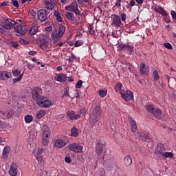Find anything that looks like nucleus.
<instances>
[{
	"label": "nucleus",
	"mask_w": 176,
	"mask_h": 176,
	"mask_svg": "<svg viewBox=\"0 0 176 176\" xmlns=\"http://www.w3.org/2000/svg\"><path fill=\"white\" fill-rule=\"evenodd\" d=\"M42 140L41 144L44 146L49 145V140L51 134L50 128L47 125H43L41 127Z\"/></svg>",
	"instance_id": "f257e3e1"
},
{
	"label": "nucleus",
	"mask_w": 176,
	"mask_h": 176,
	"mask_svg": "<svg viewBox=\"0 0 176 176\" xmlns=\"http://www.w3.org/2000/svg\"><path fill=\"white\" fill-rule=\"evenodd\" d=\"M146 109L148 112L156 119H160L162 118V112L160 109H155V107L153 104L146 105Z\"/></svg>",
	"instance_id": "f03ea898"
},
{
	"label": "nucleus",
	"mask_w": 176,
	"mask_h": 176,
	"mask_svg": "<svg viewBox=\"0 0 176 176\" xmlns=\"http://www.w3.org/2000/svg\"><path fill=\"white\" fill-rule=\"evenodd\" d=\"M32 98L34 101H36V102L42 100V98H43V96H42V88L39 87L33 88L32 90Z\"/></svg>",
	"instance_id": "7ed1b4c3"
},
{
	"label": "nucleus",
	"mask_w": 176,
	"mask_h": 176,
	"mask_svg": "<svg viewBox=\"0 0 176 176\" xmlns=\"http://www.w3.org/2000/svg\"><path fill=\"white\" fill-rule=\"evenodd\" d=\"M155 10L157 12V13H159L160 14H162L164 17V21L169 24V23L171 21V19H170V16H168V13H167V11L164 10L162 6H159L158 8H155Z\"/></svg>",
	"instance_id": "20e7f679"
},
{
	"label": "nucleus",
	"mask_w": 176,
	"mask_h": 176,
	"mask_svg": "<svg viewBox=\"0 0 176 176\" xmlns=\"http://www.w3.org/2000/svg\"><path fill=\"white\" fill-rule=\"evenodd\" d=\"M37 17L39 21L43 23L47 20V18L49 17V12L43 9L39 10L37 11Z\"/></svg>",
	"instance_id": "39448f33"
},
{
	"label": "nucleus",
	"mask_w": 176,
	"mask_h": 176,
	"mask_svg": "<svg viewBox=\"0 0 176 176\" xmlns=\"http://www.w3.org/2000/svg\"><path fill=\"white\" fill-rule=\"evenodd\" d=\"M14 30L16 36H23L27 32V26L24 25H17L14 26Z\"/></svg>",
	"instance_id": "423d86ee"
},
{
	"label": "nucleus",
	"mask_w": 176,
	"mask_h": 176,
	"mask_svg": "<svg viewBox=\"0 0 176 176\" xmlns=\"http://www.w3.org/2000/svg\"><path fill=\"white\" fill-rule=\"evenodd\" d=\"M66 10L69 12H73L76 14H80V11L79 8H78V3L76 1H74L69 6L65 7Z\"/></svg>",
	"instance_id": "0eeeda50"
},
{
	"label": "nucleus",
	"mask_w": 176,
	"mask_h": 176,
	"mask_svg": "<svg viewBox=\"0 0 176 176\" xmlns=\"http://www.w3.org/2000/svg\"><path fill=\"white\" fill-rule=\"evenodd\" d=\"M121 97L125 101H130L131 100H133L134 98V95L133 94V92L130 90H122L120 91Z\"/></svg>",
	"instance_id": "6e6552de"
},
{
	"label": "nucleus",
	"mask_w": 176,
	"mask_h": 176,
	"mask_svg": "<svg viewBox=\"0 0 176 176\" xmlns=\"http://www.w3.org/2000/svg\"><path fill=\"white\" fill-rule=\"evenodd\" d=\"M69 149L76 153H82L83 152V146L78 143H72L69 145Z\"/></svg>",
	"instance_id": "1a4fd4ad"
},
{
	"label": "nucleus",
	"mask_w": 176,
	"mask_h": 176,
	"mask_svg": "<svg viewBox=\"0 0 176 176\" xmlns=\"http://www.w3.org/2000/svg\"><path fill=\"white\" fill-rule=\"evenodd\" d=\"M16 22L12 21L10 19H7L5 20L4 23L3 22L1 25L3 30H12L14 27Z\"/></svg>",
	"instance_id": "9d476101"
},
{
	"label": "nucleus",
	"mask_w": 176,
	"mask_h": 176,
	"mask_svg": "<svg viewBox=\"0 0 176 176\" xmlns=\"http://www.w3.org/2000/svg\"><path fill=\"white\" fill-rule=\"evenodd\" d=\"M38 105L41 107V108H49L50 105H52V102L46 97H43L39 101L37 102Z\"/></svg>",
	"instance_id": "9b49d317"
},
{
	"label": "nucleus",
	"mask_w": 176,
	"mask_h": 176,
	"mask_svg": "<svg viewBox=\"0 0 176 176\" xmlns=\"http://www.w3.org/2000/svg\"><path fill=\"white\" fill-rule=\"evenodd\" d=\"M104 148H105V142L100 140L96 147V152L100 156L102 155L104 152Z\"/></svg>",
	"instance_id": "f8f14e48"
},
{
	"label": "nucleus",
	"mask_w": 176,
	"mask_h": 176,
	"mask_svg": "<svg viewBox=\"0 0 176 176\" xmlns=\"http://www.w3.org/2000/svg\"><path fill=\"white\" fill-rule=\"evenodd\" d=\"M21 71L19 69H16L12 71V75L14 76H19L18 78H15L13 79V83H17V82H20L23 79V76H24V72L21 74Z\"/></svg>",
	"instance_id": "ddd939ff"
},
{
	"label": "nucleus",
	"mask_w": 176,
	"mask_h": 176,
	"mask_svg": "<svg viewBox=\"0 0 176 176\" xmlns=\"http://www.w3.org/2000/svg\"><path fill=\"white\" fill-rule=\"evenodd\" d=\"M45 153V148H38L36 154L34 155V157L38 162V163H42L43 160V154Z\"/></svg>",
	"instance_id": "4468645a"
},
{
	"label": "nucleus",
	"mask_w": 176,
	"mask_h": 176,
	"mask_svg": "<svg viewBox=\"0 0 176 176\" xmlns=\"http://www.w3.org/2000/svg\"><path fill=\"white\" fill-rule=\"evenodd\" d=\"M12 78V73L7 71H0V80H6Z\"/></svg>",
	"instance_id": "2eb2a0df"
},
{
	"label": "nucleus",
	"mask_w": 176,
	"mask_h": 176,
	"mask_svg": "<svg viewBox=\"0 0 176 176\" xmlns=\"http://www.w3.org/2000/svg\"><path fill=\"white\" fill-rule=\"evenodd\" d=\"M121 50L129 52L130 53H133L134 52V45H130L129 43L123 44L120 45Z\"/></svg>",
	"instance_id": "dca6fc26"
},
{
	"label": "nucleus",
	"mask_w": 176,
	"mask_h": 176,
	"mask_svg": "<svg viewBox=\"0 0 176 176\" xmlns=\"http://www.w3.org/2000/svg\"><path fill=\"white\" fill-rule=\"evenodd\" d=\"M54 80L56 82H61L63 83V82H65V80H67V74L64 73L56 74L54 76Z\"/></svg>",
	"instance_id": "f3484780"
},
{
	"label": "nucleus",
	"mask_w": 176,
	"mask_h": 176,
	"mask_svg": "<svg viewBox=\"0 0 176 176\" xmlns=\"http://www.w3.org/2000/svg\"><path fill=\"white\" fill-rule=\"evenodd\" d=\"M156 153H159L162 156L163 153L166 152V147L162 143H158L157 145V148L155 150Z\"/></svg>",
	"instance_id": "a211bd4d"
},
{
	"label": "nucleus",
	"mask_w": 176,
	"mask_h": 176,
	"mask_svg": "<svg viewBox=\"0 0 176 176\" xmlns=\"http://www.w3.org/2000/svg\"><path fill=\"white\" fill-rule=\"evenodd\" d=\"M67 116L70 119V120H78L80 118V114H76L75 111H71L67 112Z\"/></svg>",
	"instance_id": "6ab92c4d"
},
{
	"label": "nucleus",
	"mask_w": 176,
	"mask_h": 176,
	"mask_svg": "<svg viewBox=\"0 0 176 176\" xmlns=\"http://www.w3.org/2000/svg\"><path fill=\"white\" fill-rule=\"evenodd\" d=\"M9 174L11 176H17V164L13 163L10 166V168L9 170Z\"/></svg>",
	"instance_id": "aec40b11"
},
{
	"label": "nucleus",
	"mask_w": 176,
	"mask_h": 176,
	"mask_svg": "<svg viewBox=\"0 0 176 176\" xmlns=\"http://www.w3.org/2000/svg\"><path fill=\"white\" fill-rule=\"evenodd\" d=\"M113 24H115L116 27H120L122 25V21L119 15H113Z\"/></svg>",
	"instance_id": "412c9836"
},
{
	"label": "nucleus",
	"mask_w": 176,
	"mask_h": 176,
	"mask_svg": "<svg viewBox=\"0 0 176 176\" xmlns=\"http://www.w3.org/2000/svg\"><path fill=\"white\" fill-rule=\"evenodd\" d=\"M99 118L100 117H97L96 116H92L90 114L89 120L90 124L92 125V127L97 124V123H98Z\"/></svg>",
	"instance_id": "4be33fe9"
},
{
	"label": "nucleus",
	"mask_w": 176,
	"mask_h": 176,
	"mask_svg": "<svg viewBox=\"0 0 176 176\" xmlns=\"http://www.w3.org/2000/svg\"><path fill=\"white\" fill-rule=\"evenodd\" d=\"M129 120L131 126V132L135 133L138 130L137 122H135V120H133V118L131 117L129 118Z\"/></svg>",
	"instance_id": "5701e85b"
},
{
	"label": "nucleus",
	"mask_w": 176,
	"mask_h": 176,
	"mask_svg": "<svg viewBox=\"0 0 176 176\" xmlns=\"http://www.w3.org/2000/svg\"><path fill=\"white\" fill-rule=\"evenodd\" d=\"M65 145H67V143L61 139L56 140L54 142V146H56V148H64Z\"/></svg>",
	"instance_id": "b1692460"
},
{
	"label": "nucleus",
	"mask_w": 176,
	"mask_h": 176,
	"mask_svg": "<svg viewBox=\"0 0 176 176\" xmlns=\"http://www.w3.org/2000/svg\"><path fill=\"white\" fill-rule=\"evenodd\" d=\"M1 113L4 119H10V118L13 116V113H14V112H13V110L10 109L6 112L1 111Z\"/></svg>",
	"instance_id": "393cba45"
},
{
	"label": "nucleus",
	"mask_w": 176,
	"mask_h": 176,
	"mask_svg": "<svg viewBox=\"0 0 176 176\" xmlns=\"http://www.w3.org/2000/svg\"><path fill=\"white\" fill-rule=\"evenodd\" d=\"M91 115L100 118L101 116V108L98 106L95 107Z\"/></svg>",
	"instance_id": "a878e982"
},
{
	"label": "nucleus",
	"mask_w": 176,
	"mask_h": 176,
	"mask_svg": "<svg viewBox=\"0 0 176 176\" xmlns=\"http://www.w3.org/2000/svg\"><path fill=\"white\" fill-rule=\"evenodd\" d=\"M40 47L44 52L47 50V47H49V41H40Z\"/></svg>",
	"instance_id": "bb28decb"
},
{
	"label": "nucleus",
	"mask_w": 176,
	"mask_h": 176,
	"mask_svg": "<svg viewBox=\"0 0 176 176\" xmlns=\"http://www.w3.org/2000/svg\"><path fill=\"white\" fill-rule=\"evenodd\" d=\"M44 5L45 9H47L48 10H53V9H54V5L52 2L44 1Z\"/></svg>",
	"instance_id": "cd10ccee"
},
{
	"label": "nucleus",
	"mask_w": 176,
	"mask_h": 176,
	"mask_svg": "<svg viewBox=\"0 0 176 176\" xmlns=\"http://www.w3.org/2000/svg\"><path fill=\"white\" fill-rule=\"evenodd\" d=\"M8 156H9V146H6L3 151L2 157L4 160H7Z\"/></svg>",
	"instance_id": "c85d7f7f"
},
{
	"label": "nucleus",
	"mask_w": 176,
	"mask_h": 176,
	"mask_svg": "<svg viewBox=\"0 0 176 176\" xmlns=\"http://www.w3.org/2000/svg\"><path fill=\"white\" fill-rule=\"evenodd\" d=\"M124 163L126 167H129V166H131V163H133V160H131V157L130 155H127L124 157Z\"/></svg>",
	"instance_id": "c756f323"
},
{
	"label": "nucleus",
	"mask_w": 176,
	"mask_h": 176,
	"mask_svg": "<svg viewBox=\"0 0 176 176\" xmlns=\"http://www.w3.org/2000/svg\"><path fill=\"white\" fill-rule=\"evenodd\" d=\"M38 31V26H32L29 30L30 35H31V36H32V35H36Z\"/></svg>",
	"instance_id": "7c9ffc66"
},
{
	"label": "nucleus",
	"mask_w": 176,
	"mask_h": 176,
	"mask_svg": "<svg viewBox=\"0 0 176 176\" xmlns=\"http://www.w3.org/2000/svg\"><path fill=\"white\" fill-rule=\"evenodd\" d=\"M140 140H142V141H146V142H151V138H149V135H145V134H140Z\"/></svg>",
	"instance_id": "2f4dec72"
},
{
	"label": "nucleus",
	"mask_w": 176,
	"mask_h": 176,
	"mask_svg": "<svg viewBox=\"0 0 176 176\" xmlns=\"http://www.w3.org/2000/svg\"><path fill=\"white\" fill-rule=\"evenodd\" d=\"M140 72L142 75H145V74H146V65H145V63L140 64Z\"/></svg>",
	"instance_id": "473e14b6"
},
{
	"label": "nucleus",
	"mask_w": 176,
	"mask_h": 176,
	"mask_svg": "<svg viewBox=\"0 0 176 176\" xmlns=\"http://www.w3.org/2000/svg\"><path fill=\"white\" fill-rule=\"evenodd\" d=\"M52 39L54 42H58L61 38H63V36L61 34H59L58 33H55L52 35Z\"/></svg>",
	"instance_id": "72a5a7b5"
},
{
	"label": "nucleus",
	"mask_w": 176,
	"mask_h": 176,
	"mask_svg": "<svg viewBox=\"0 0 176 176\" xmlns=\"http://www.w3.org/2000/svg\"><path fill=\"white\" fill-rule=\"evenodd\" d=\"M98 94L101 98H104V97H105L107 94H108V91L107 90V89H100L98 91Z\"/></svg>",
	"instance_id": "f704fd0d"
},
{
	"label": "nucleus",
	"mask_w": 176,
	"mask_h": 176,
	"mask_svg": "<svg viewBox=\"0 0 176 176\" xmlns=\"http://www.w3.org/2000/svg\"><path fill=\"white\" fill-rule=\"evenodd\" d=\"M45 115H46V111L40 110V111H38L36 118L37 119H42V118H43V116H45Z\"/></svg>",
	"instance_id": "c9c22d12"
},
{
	"label": "nucleus",
	"mask_w": 176,
	"mask_h": 176,
	"mask_svg": "<svg viewBox=\"0 0 176 176\" xmlns=\"http://www.w3.org/2000/svg\"><path fill=\"white\" fill-rule=\"evenodd\" d=\"M54 16L56 17L57 21L59 23H63V17L61 16V14L58 11L54 12Z\"/></svg>",
	"instance_id": "e433bc0d"
},
{
	"label": "nucleus",
	"mask_w": 176,
	"mask_h": 176,
	"mask_svg": "<svg viewBox=\"0 0 176 176\" xmlns=\"http://www.w3.org/2000/svg\"><path fill=\"white\" fill-rule=\"evenodd\" d=\"M39 41L40 42H49V37L46 34H40Z\"/></svg>",
	"instance_id": "4c0bfd02"
},
{
	"label": "nucleus",
	"mask_w": 176,
	"mask_h": 176,
	"mask_svg": "<svg viewBox=\"0 0 176 176\" xmlns=\"http://www.w3.org/2000/svg\"><path fill=\"white\" fill-rule=\"evenodd\" d=\"M79 134V131L76 127H73L71 130L72 137H78Z\"/></svg>",
	"instance_id": "58836bf2"
},
{
	"label": "nucleus",
	"mask_w": 176,
	"mask_h": 176,
	"mask_svg": "<svg viewBox=\"0 0 176 176\" xmlns=\"http://www.w3.org/2000/svg\"><path fill=\"white\" fill-rule=\"evenodd\" d=\"M122 87H123V85H122L121 82H118L116 84V85L114 87V89L117 93H120L122 91Z\"/></svg>",
	"instance_id": "ea45409f"
},
{
	"label": "nucleus",
	"mask_w": 176,
	"mask_h": 176,
	"mask_svg": "<svg viewBox=\"0 0 176 176\" xmlns=\"http://www.w3.org/2000/svg\"><path fill=\"white\" fill-rule=\"evenodd\" d=\"M65 32V26H64V25L59 26L58 34L59 35H60L61 36H63V35H64Z\"/></svg>",
	"instance_id": "a19ab883"
},
{
	"label": "nucleus",
	"mask_w": 176,
	"mask_h": 176,
	"mask_svg": "<svg viewBox=\"0 0 176 176\" xmlns=\"http://www.w3.org/2000/svg\"><path fill=\"white\" fill-rule=\"evenodd\" d=\"M162 156L164 157H166V158H173L174 157V154L171 152H164L163 154H162Z\"/></svg>",
	"instance_id": "79ce46f5"
},
{
	"label": "nucleus",
	"mask_w": 176,
	"mask_h": 176,
	"mask_svg": "<svg viewBox=\"0 0 176 176\" xmlns=\"http://www.w3.org/2000/svg\"><path fill=\"white\" fill-rule=\"evenodd\" d=\"M153 76L154 80H155L156 82H157V80H159V79H160V77L159 76V72H157V70L153 71Z\"/></svg>",
	"instance_id": "37998d69"
},
{
	"label": "nucleus",
	"mask_w": 176,
	"mask_h": 176,
	"mask_svg": "<svg viewBox=\"0 0 176 176\" xmlns=\"http://www.w3.org/2000/svg\"><path fill=\"white\" fill-rule=\"evenodd\" d=\"M66 17L68 20H70V21H74V20H75V16L72 12H66Z\"/></svg>",
	"instance_id": "c03bdc74"
},
{
	"label": "nucleus",
	"mask_w": 176,
	"mask_h": 176,
	"mask_svg": "<svg viewBox=\"0 0 176 176\" xmlns=\"http://www.w3.org/2000/svg\"><path fill=\"white\" fill-rule=\"evenodd\" d=\"M32 120H34V117H32V116L27 115L25 116V123H31Z\"/></svg>",
	"instance_id": "a18cd8bd"
},
{
	"label": "nucleus",
	"mask_w": 176,
	"mask_h": 176,
	"mask_svg": "<svg viewBox=\"0 0 176 176\" xmlns=\"http://www.w3.org/2000/svg\"><path fill=\"white\" fill-rule=\"evenodd\" d=\"M19 42L20 43H22V45H28V43H30V40H28V38H21Z\"/></svg>",
	"instance_id": "49530a36"
},
{
	"label": "nucleus",
	"mask_w": 176,
	"mask_h": 176,
	"mask_svg": "<svg viewBox=\"0 0 176 176\" xmlns=\"http://www.w3.org/2000/svg\"><path fill=\"white\" fill-rule=\"evenodd\" d=\"M74 46H76V47H79V46H83V41L82 40L76 41L74 43Z\"/></svg>",
	"instance_id": "de8ad7c7"
},
{
	"label": "nucleus",
	"mask_w": 176,
	"mask_h": 176,
	"mask_svg": "<svg viewBox=\"0 0 176 176\" xmlns=\"http://www.w3.org/2000/svg\"><path fill=\"white\" fill-rule=\"evenodd\" d=\"M88 30L90 35H94V34H96V31H94V30L93 29V26H91V25H89L88 26Z\"/></svg>",
	"instance_id": "09e8293b"
},
{
	"label": "nucleus",
	"mask_w": 176,
	"mask_h": 176,
	"mask_svg": "<svg viewBox=\"0 0 176 176\" xmlns=\"http://www.w3.org/2000/svg\"><path fill=\"white\" fill-rule=\"evenodd\" d=\"M164 47L168 49V50H173V45L170 43H164Z\"/></svg>",
	"instance_id": "8fccbe9b"
},
{
	"label": "nucleus",
	"mask_w": 176,
	"mask_h": 176,
	"mask_svg": "<svg viewBox=\"0 0 176 176\" xmlns=\"http://www.w3.org/2000/svg\"><path fill=\"white\" fill-rule=\"evenodd\" d=\"M82 85H83V81L81 80H78L75 86L76 89H80V87H82Z\"/></svg>",
	"instance_id": "3c124183"
},
{
	"label": "nucleus",
	"mask_w": 176,
	"mask_h": 176,
	"mask_svg": "<svg viewBox=\"0 0 176 176\" xmlns=\"http://www.w3.org/2000/svg\"><path fill=\"white\" fill-rule=\"evenodd\" d=\"M13 6L15 8H19L20 5L19 4V1L17 0H12V1Z\"/></svg>",
	"instance_id": "603ef678"
},
{
	"label": "nucleus",
	"mask_w": 176,
	"mask_h": 176,
	"mask_svg": "<svg viewBox=\"0 0 176 176\" xmlns=\"http://www.w3.org/2000/svg\"><path fill=\"white\" fill-rule=\"evenodd\" d=\"M170 14H171L172 19H173L174 21L176 23V12H175V11L171 10Z\"/></svg>",
	"instance_id": "864d4df0"
},
{
	"label": "nucleus",
	"mask_w": 176,
	"mask_h": 176,
	"mask_svg": "<svg viewBox=\"0 0 176 176\" xmlns=\"http://www.w3.org/2000/svg\"><path fill=\"white\" fill-rule=\"evenodd\" d=\"M65 97H69V89L65 88L63 94V96Z\"/></svg>",
	"instance_id": "5fc2aeb1"
},
{
	"label": "nucleus",
	"mask_w": 176,
	"mask_h": 176,
	"mask_svg": "<svg viewBox=\"0 0 176 176\" xmlns=\"http://www.w3.org/2000/svg\"><path fill=\"white\" fill-rule=\"evenodd\" d=\"M115 6L120 8L122 6V0H117L115 4Z\"/></svg>",
	"instance_id": "6e6d98bb"
},
{
	"label": "nucleus",
	"mask_w": 176,
	"mask_h": 176,
	"mask_svg": "<svg viewBox=\"0 0 176 176\" xmlns=\"http://www.w3.org/2000/svg\"><path fill=\"white\" fill-rule=\"evenodd\" d=\"M34 67H35V65H34V64L27 63V67H28L30 71H32V69H34Z\"/></svg>",
	"instance_id": "4d7b16f0"
},
{
	"label": "nucleus",
	"mask_w": 176,
	"mask_h": 176,
	"mask_svg": "<svg viewBox=\"0 0 176 176\" xmlns=\"http://www.w3.org/2000/svg\"><path fill=\"white\" fill-rule=\"evenodd\" d=\"M126 13H122L121 14V20H122V21H126Z\"/></svg>",
	"instance_id": "13d9d810"
},
{
	"label": "nucleus",
	"mask_w": 176,
	"mask_h": 176,
	"mask_svg": "<svg viewBox=\"0 0 176 176\" xmlns=\"http://www.w3.org/2000/svg\"><path fill=\"white\" fill-rule=\"evenodd\" d=\"M86 109L82 108L80 109V113H81V115H83V116H85V115H86Z\"/></svg>",
	"instance_id": "bf43d9fd"
},
{
	"label": "nucleus",
	"mask_w": 176,
	"mask_h": 176,
	"mask_svg": "<svg viewBox=\"0 0 176 176\" xmlns=\"http://www.w3.org/2000/svg\"><path fill=\"white\" fill-rule=\"evenodd\" d=\"M30 13L32 17H35L36 16V12L34 11V10H30Z\"/></svg>",
	"instance_id": "052dcab7"
},
{
	"label": "nucleus",
	"mask_w": 176,
	"mask_h": 176,
	"mask_svg": "<svg viewBox=\"0 0 176 176\" xmlns=\"http://www.w3.org/2000/svg\"><path fill=\"white\" fill-rule=\"evenodd\" d=\"M170 100L172 101H175L176 100V94H172L171 96H170Z\"/></svg>",
	"instance_id": "680f3d73"
},
{
	"label": "nucleus",
	"mask_w": 176,
	"mask_h": 176,
	"mask_svg": "<svg viewBox=\"0 0 176 176\" xmlns=\"http://www.w3.org/2000/svg\"><path fill=\"white\" fill-rule=\"evenodd\" d=\"M35 54H36V51H30L28 52V55L29 56H35Z\"/></svg>",
	"instance_id": "e2e57ef3"
},
{
	"label": "nucleus",
	"mask_w": 176,
	"mask_h": 176,
	"mask_svg": "<svg viewBox=\"0 0 176 176\" xmlns=\"http://www.w3.org/2000/svg\"><path fill=\"white\" fill-rule=\"evenodd\" d=\"M129 6H135V1H134V0H131L129 2Z\"/></svg>",
	"instance_id": "0e129e2a"
},
{
	"label": "nucleus",
	"mask_w": 176,
	"mask_h": 176,
	"mask_svg": "<svg viewBox=\"0 0 176 176\" xmlns=\"http://www.w3.org/2000/svg\"><path fill=\"white\" fill-rule=\"evenodd\" d=\"M65 162L66 163H69V162H71V158H69V157H66L65 158Z\"/></svg>",
	"instance_id": "69168bd1"
},
{
	"label": "nucleus",
	"mask_w": 176,
	"mask_h": 176,
	"mask_svg": "<svg viewBox=\"0 0 176 176\" xmlns=\"http://www.w3.org/2000/svg\"><path fill=\"white\" fill-rule=\"evenodd\" d=\"M78 160L80 161V162H82V160H83V155H80L78 156Z\"/></svg>",
	"instance_id": "338daca9"
},
{
	"label": "nucleus",
	"mask_w": 176,
	"mask_h": 176,
	"mask_svg": "<svg viewBox=\"0 0 176 176\" xmlns=\"http://www.w3.org/2000/svg\"><path fill=\"white\" fill-rule=\"evenodd\" d=\"M0 6H8V2L3 1L0 4Z\"/></svg>",
	"instance_id": "774afa93"
}]
</instances>
